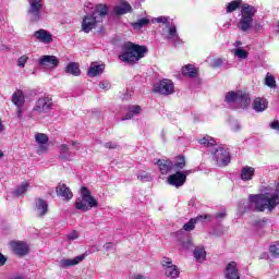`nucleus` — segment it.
<instances>
[{"mask_svg":"<svg viewBox=\"0 0 279 279\" xmlns=\"http://www.w3.org/2000/svg\"><path fill=\"white\" fill-rule=\"evenodd\" d=\"M248 202L251 206H255L257 213H265L266 208L271 213L279 204V189L271 194L270 186L264 187L260 194H251Z\"/></svg>","mask_w":279,"mask_h":279,"instance_id":"nucleus-1","label":"nucleus"},{"mask_svg":"<svg viewBox=\"0 0 279 279\" xmlns=\"http://www.w3.org/2000/svg\"><path fill=\"white\" fill-rule=\"evenodd\" d=\"M108 16V4L99 3L96 4L94 11L85 16L81 24L82 32L85 34H90L93 29L101 26L104 19Z\"/></svg>","mask_w":279,"mask_h":279,"instance_id":"nucleus-2","label":"nucleus"},{"mask_svg":"<svg viewBox=\"0 0 279 279\" xmlns=\"http://www.w3.org/2000/svg\"><path fill=\"white\" fill-rule=\"evenodd\" d=\"M145 53H147V46H141L132 41H128L122 46V53L119 56V60L126 64H137Z\"/></svg>","mask_w":279,"mask_h":279,"instance_id":"nucleus-3","label":"nucleus"},{"mask_svg":"<svg viewBox=\"0 0 279 279\" xmlns=\"http://www.w3.org/2000/svg\"><path fill=\"white\" fill-rule=\"evenodd\" d=\"M99 206V201L90 195V190L86 186L81 187V197L75 199L74 208L76 210H83V213H88L92 208H97Z\"/></svg>","mask_w":279,"mask_h":279,"instance_id":"nucleus-4","label":"nucleus"},{"mask_svg":"<svg viewBox=\"0 0 279 279\" xmlns=\"http://www.w3.org/2000/svg\"><path fill=\"white\" fill-rule=\"evenodd\" d=\"M254 14H256V8L248 3L242 4L241 19L238 23V29L241 32H250L254 23Z\"/></svg>","mask_w":279,"mask_h":279,"instance_id":"nucleus-5","label":"nucleus"},{"mask_svg":"<svg viewBox=\"0 0 279 279\" xmlns=\"http://www.w3.org/2000/svg\"><path fill=\"white\" fill-rule=\"evenodd\" d=\"M225 101L226 104H236L239 108L245 110L252 104V98H250V94L243 90H231L226 94Z\"/></svg>","mask_w":279,"mask_h":279,"instance_id":"nucleus-6","label":"nucleus"},{"mask_svg":"<svg viewBox=\"0 0 279 279\" xmlns=\"http://www.w3.org/2000/svg\"><path fill=\"white\" fill-rule=\"evenodd\" d=\"M175 85H173V81L169 78H162L153 87V93H157L158 95H173Z\"/></svg>","mask_w":279,"mask_h":279,"instance_id":"nucleus-7","label":"nucleus"},{"mask_svg":"<svg viewBox=\"0 0 279 279\" xmlns=\"http://www.w3.org/2000/svg\"><path fill=\"white\" fill-rule=\"evenodd\" d=\"M29 8L27 14L31 23H38L40 21V11L43 10V0H28Z\"/></svg>","mask_w":279,"mask_h":279,"instance_id":"nucleus-8","label":"nucleus"},{"mask_svg":"<svg viewBox=\"0 0 279 279\" xmlns=\"http://www.w3.org/2000/svg\"><path fill=\"white\" fill-rule=\"evenodd\" d=\"M211 155L214 156L216 162H220L223 167H228L229 162L232 160L230 150L223 148L222 146L211 150Z\"/></svg>","mask_w":279,"mask_h":279,"instance_id":"nucleus-9","label":"nucleus"},{"mask_svg":"<svg viewBox=\"0 0 279 279\" xmlns=\"http://www.w3.org/2000/svg\"><path fill=\"white\" fill-rule=\"evenodd\" d=\"M52 108H53V98L46 95L36 101V105L33 110L35 112H39L40 114H43L45 112H49Z\"/></svg>","mask_w":279,"mask_h":279,"instance_id":"nucleus-10","label":"nucleus"},{"mask_svg":"<svg viewBox=\"0 0 279 279\" xmlns=\"http://www.w3.org/2000/svg\"><path fill=\"white\" fill-rule=\"evenodd\" d=\"M9 245L19 258H23V256H27V254H29V244L25 241H11Z\"/></svg>","mask_w":279,"mask_h":279,"instance_id":"nucleus-11","label":"nucleus"},{"mask_svg":"<svg viewBox=\"0 0 279 279\" xmlns=\"http://www.w3.org/2000/svg\"><path fill=\"white\" fill-rule=\"evenodd\" d=\"M39 66H47L48 69H56L60 64V60L56 56L45 54L38 60Z\"/></svg>","mask_w":279,"mask_h":279,"instance_id":"nucleus-12","label":"nucleus"},{"mask_svg":"<svg viewBox=\"0 0 279 279\" xmlns=\"http://www.w3.org/2000/svg\"><path fill=\"white\" fill-rule=\"evenodd\" d=\"M168 184H170V186H175V189L184 186V184H186V181L182 171H177L175 173L170 174L168 177Z\"/></svg>","mask_w":279,"mask_h":279,"instance_id":"nucleus-13","label":"nucleus"},{"mask_svg":"<svg viewBox=\"0 0 279 279\" xmlns=\"http://www.w3.org/2000/svg\"><path fill=\"white\" fill-rule=\"evenodd\" d=\"M56 193L58 197H62L65 202L73 199V192L71 191V187L66 186L64 183H59L57 185Z\"/></svg>","mask_w":279,"mask_h":279,"instance_id":"nucleus-14","label":"nucleus"},{"mask_svg":"<svg viewBox=\"0 0 279 279\" xmlns=\"http://www.w3.org/2000/svg\"><path fill=\"white\" fill-rule=\"evenodd\" d=\"M34 36L39 43H44L45 45H51L53 43V35L47 29L40 28L34 33Z\"/></svg>","mask_w":279,"mask_h":279,"instance_id":"nucleus-15","label":"nucleus"},{"mask_svg":"<svg viewBox=\"0 0 279 279\" xmlns=\"http://www.w3.org/2000/svg\"><path fill=\"white\" fill-rule=\"evenodd\" d=\"M226 279H241L239 275V267H236V262H230L225 269Z\"/></svg>","mask_w":279,"mask_h":279,"instance_id":"nucleus-16","label":"nucleus"},{"mask_svg":"<svg viewBox=\"0 0 279 279\" xmlns=\"http://www.w3.org/2000/svg\"><path fill=\"white\" fill-rule=\"evenodd\" d=\"M183 77H189L190 80H195V77H199V69L195 68L194 64H186L181 70Z\"/></svg>","mask_w":279,"mask_h":279,"instance_id":"nucleus-17","label":"nucleus"},{"mask_svg":"<svg viewBox=\"0 0 279 279\" xmlns=\"http://www.w3.org/2000/svg\"><path fill=\"white\" fill-rule=\"evenodd\" d=\"M156 165L159 167L161 175H167L173 169V161L171 159H158Z\"/></svg>","mask_w":279,"mask_h":279,"instance_id":"nucleus-18","label":"nucleus"},{"mask_svg":"<svg viewBox=\"0 0 279 279\" xmlns=\"http://www.w3.org/2000/svg\"><path fill=\"white\" fill-rule=\"evenodd\" d=\"M269 108V101L265 98L257 97L253 100V110L255 112H265Z\"/></svg>","mask_w":279,"mask_h":279,"instance_id":"nucleus-19","label":"nucleus"},{"mask_svg":"<svg viewBox=\"0 0 279 279\" xmlns=\"http://www.w3.org/2000/svg\"><path fill=\"white\" fill-rule=\"evenodd\" d=\"M12 104H14L16 108H23V106H25V94L23 90H15V93L12 95Z\"/></svg>","mask_w":279,"mask_h":279,"instance_id":"nucleus-20","label":"nucleus"},{"mask_svg":"<svg viewBox=\"0 0 279 279\" xmlns=\"http://www.w3.org/2000/svg\"><path fill=\"white\" fill-rule=\"evenodd\" d=\"M36 209L39 213V217H45L49 213V204L43 198H37L35 203Z\"/></svg>","mask_w":279,"mask_h":279,"instance_id":"nucleus-21","label":"nucleus"},{"mask_svg":"<svg viewBox=\"0 0 279 279\" xmlns=\"http://www.w3.org/2000/svg\"><path fill=\"white\" fill-rule=\"evenodd\" d=\"M84 260V255H78L74 257L73 259L70 258H63L60 260L61 267H75V265H80Z\"/></svg>","mask_w":279,"mask_h":279,"instance_id":"nucleus-22","label":"nucleus"},{"mask_svg":"<svg viewBox=\"0 0 279 279\" xmlns=\"http://www.w3.org/2000/svg\"><path fill=\"white\" fill-rule=\"evenodd\" d=\"M35 141L38 143L40 151H47V146H45L49 143V136H47V134L37 133L35 135Z\"/></svg>","mask_w":279,"mask_h":279,"instance_id":"nucleus-23","label":"nucleus"},{"mask_svg":"<svg viewBox=\"0 0 279 279\" xmlns=\"http://www.w3.org/2000/svg\"><path fill=\"white\" fill-rule=\"evenodd\" d=\"M65 73H68L69 75H74V77L82 75V71L80 70V63L70 62L65 66Z\"/></svg>","mask_w":279,"mask_h":279,"instance_id":"nucleus-24","label":"nucleus"},{"mask_svg":"<svg viewBox=\"0 0 279 279\" xmlns=\"http://www.w3.org/2000/svg\"><path fill=\"white\" fill-rule=\"evenodd\" d=\"M165 276L166 278H171V279L180 278V268H178V266L175 265H172L166 268Z\"/></svg>","mask_w":279,"mask_h":279,"instance_id":"nucleus-25","label":"nucleus"},{"mask_svg":"<svg viewBox=\"0 0 279 279\" xmlns=\"http://www.w3.org/2000/svg\"><path fill=\"white\" fill-rule=\"evenodd\" d=\"M132 12V5H130L128 2H122L120 7L114 8V13L118 16H121L123 14H128Z\"/></svg>","mask_w":279,"mask_h":279,"instance_id":"nucleus-26","label":"nucleus"},{"mask_svg":"<svg viewBox=\"0 0 279 279\" xmlns=\"http://www.w3.org/2000/svg\"><path fill=\"white\" fill-rule=\"evenodd\" d=\"M198 219H208V216H198L197 218H192L183 226V230L185 232H191L192 230H195V223H197Z\"/></svg>","mask_w":279,"mask_h":279,"instance_id":"nucleus-27","label":"nucleus"},{"mask_svg":"<svg viewBox=\"0 0 279 279\" xmlns=\"http://www.w3.org/2000/svg\"><path fill=\"white\" fill-rule=\"evenodd\" d=\"M101 73H104V68H101V65L92 63L88 69L87 75L88 77H97V75H101Z\"/></svg>","mask_w":279,"mask_h":279,"instance_id":"nucleus-28","label":"nucleus"},{"mask_svg":"<svg viewBox=\"0 0 279 279\" xmlns=\"http://www.w3.org/2000/svg\"><path fill=\"white\" fill-rule=\"evenodd\" d=\"M255 169L253 167H244L242 169L241 173V180H244L245 182L252 180L254 178Z\"/></svg>","mask_w":279,"mask_h":279,"instance_id":"nucleus-29","label":"nucleus"},{"mask_svg":"<svg viewBox=\"0 0 279 279\" xmlns=\"http://www.w3.org/2000/svg\"><path fill=\"white\" fill-rule=\"evenodd\" d=\"M28 187L29 183L27 181H23L22 184L13 191V195H15V197H21V195H25L27 193Z\"/></svg>","mask_w":279,"mask_h":279,"instance_id":"nucleus-30","label":"nucleus"},{"mask_svg":"<svg viewBox=\"0 0 279 279\" xmlns=\"http://www.w3.org/2000/svg\"><path fill=\"white\" fill-rule=\"evenodd\" d=\"M241 3H243V0H233L227 3V14H231V12H236V10L241 8Z\"/></svg>","mask_w":279,"mask_h":279,"instance_id":"nucleus-31","label":"nucleus"},{"mask_svg":"<svg viewBox=\"0 0 279 279\" xmlns=\"http://www.w3.org/2000/svg\"><path fill=\"white\" fill-rule=\"evenodd\" d=\"M198 143L205 147H215V145H217V142L210 135L199 138Z\"/></svg>","mask_w":279,"mask_h":279,"instance_id":"nucleus-32","label":"nucleus"},{"mask_svg":"<svg viewBox=\"0 0 279 279\" xmlns=\"http://www.w3.org/2000/svg\"><path fill=\"white\" fill-rule=\"evenodd\" d=\"M194 258L196 260H206V250L204 246H198L194 250Z\"/></svg>","mask_w":279,"mask_h":279,"instance_id":"nucleus-33","label":"nucleus"},{"mask_svg":"<svg viewBox=\"0 0 279 279\" xmlns=\"http://www.w3.org/2000/svg\"><path fill=\"white\" fill-rule=\"evenodd\" d=\"M184 167H186V157H184V155H178L177 162L173 163V168L182 170Z\"/></svg>","mask_w":279,"mask_h":279,"instance_id":"nucleus-34","label":"nucleus"},{"mask_svg":"<svg viewBox=\"0 0 279 279\" xmlns=\"http://www.w3.org/2000/svg\"><path fill=\"white\" fill-rule=\"evenodd\" d=\"M61 154L59 155L60 160H69L70 154H69V145L61 144L60 146Z\"/></svg>","mask_w":279,"mask_h":279,"instance_id":"nucleus-35","label":"nucleus"},{"mask_svg":"<svg viewBox=\"0 0 279 279\" xmlns=\"http://www.w3.org/2000/svg\"><path fill=\"white\" fill-rule=\"evenodd\" d=\"M265 85L268 86V88H277L276 77L271 75L269 72L266 74Z\"/></svg>","mask_w":279,"mask_h":279,"instance_id":"nucleus-36","label":"nucleus"},{"mask_svg":"<svg viewBox=\"0 0 279 279\" xmlns=\"http://www.w3.org/2000/svg\"><path fill=\"white\" fill-rule=\"evenodd\" d=\"M269 252L271 256L275 258H279V241H275L270 246H269Z\"/></svg>","mask_w":279,"mask_h":279,"instance_id":"nucleus-37","label":"nucleus"},{"mask_svg":"<svg viewBox=\"0 0 279 279\" xmlns=\"http://www.w3.org/2000/svg\"><path fill=\"white\" fill-rule=\"evenodd\" d=\"M145 25H149V19L142 17L133 24V27H134V29H136V28L141 29V27H145Z\"/></svg>","mask_w":279,"mask_h":279,"instance_id":"nucleus-38","label":"nucleus"},{"mask_svg":"<svg viewBox=\"0 0 279 279\" xmlns=\"http://www.w3.org/2000/svg\"><path fill=\"white\" fill-rule=\"evenodd\" d=\"M269 222H270L269 219L263 218V219L256 220L254 222V227L257 228V230H262V228H265Z\"/></svg>","mask_w":279,"mask_h":279,"instance_id":"nucleus-39","label":"nucleus"},{"mask_svg":"<svg viewBox=\"0 0 279 279\" xmlns=\"http://www.w3.org/2000/svg\"><path fill=\"white\" fill-rule=\"evenodd\" d=\"M160 265L166 270L168 267H173V259L171 257H162Z\"/></svg>","mask_w":279,"mask_h":279,"instance_id":"nucleus-40","label":"nucleus"},{"mask_svg":"<svg viewBox=\"0 0 279 279\" xmlns=\"http://www.w3.org/2000/svg\"><path fill=\"white\" fill-rule=\"evenodd\" d=\"M29 60V57L27 56H22L17 59V66H21L22 69L25 68V64H27V61Z\"/></svg>","mask_w":279,"mask_h":279,"instance_id":"nucleus-41","label":"nucleus"},{"mask_svg":"<svg viewBox=\"0 0 279 279\" xmlns=\"http://www.w3.org/2000/svg\"><path fill=\"white\" fill-rule=\"evenodd\" d=\"M235 56H238V58H242V60L247 59L248 52L245 51L244 49L238 48L235 50Z\"/></svg>","mask_w":279,"mask_h":279,"instance_id":"nucleus-42","label":"nucleus"},{"mask_svg":"<svg viewBox=\"0 0 279 279\" xmlns=\"http://www.w3.org/2000/svg\"><path fill=\"white\" fill-rule=\"evenodd\" d=\"M129 110L133 117L136 114H141V112H143V108H141V106L138 105L130 107Z\"/></svg>","mask_w":279,"mask_h":279,"instance_id":"nucleus-43","label":"nucleus"},{"mask_svg":"<svg viewBox=\"0 0 279 279\" xmlns=\"http://www.w3.org/2000/svg\"><path fill=\"white\" fill-rule=\"evenodd\" d=\"M181 246L183 247V250H192V247H193V240L187 239V240L181 242Z\"/></svg>","mask_w":279,"mask_h":279,"instance_id":"nucleus-44","label":"nucleus"},{"mask_svg":"<svg viewBox=\"0 0 279 279\" xmlns=\"http://www.w3.org/2000/svg\"><path fill=\"white\" fill-rule=\"evenodd\" d=\"M169 34V38H175V36H178V29L175 28V26H171L168 31Z\"/></svg>","mask_w":279,"mask_h":279,"instance_id":"nucleus-45","label":"nucleus"},{"mask_svg":"<svg viewBox=\"0 0 279 279\" xmlns=\"http://www.w3.org/2000/svg\"><path fill=\"white\" fill-rule=\"evenodd\" d=\"M75 239H80L77 231H73L72 233L68 234V241H75Z\"/></svg>","mask_w":279,"mask_h":279,"instance_id":"nucleus-46","label":"nucleus"},{"mask_svg":"<svg viewBox=\"0 0 279 279\" xmlns=\"http://www.w3.org/2000/svg\"><path fill=\"white\" fill-rule=\"evenodd\" d=\"M221 64H223V60H221V59H215V60L213 61V63H211V66H213L214 69H219V66H221Z\"/></svg>","mask_w":279,"mask_h":279,"instance_id":"nucleus-47","label":"nucleus"},{"mask_svg":"<svg viewBox=\"0 0 279 279\" xmlns=\"http://www.w3.org/2000/svg\"><path fill=\"white\" fill-rule=\"evenodd\" d=\"M105 147H106V149H117V147H119V144L112 143V142H107V143H105Z\"/></svg>","mask_w":279,"mask_h":279,"instance_id":"nucleus-48","label":"nucleus"},{"mask_svg":"<svg viewBox=\"0 0 279 279\" xmlns=\"http://www.w3.org/2000/svg\"><path fill=\"white\" fill-rule=\"evenodd\" d=\"M8 263V257H5L1 252H0V267H3Z\"/></svg>","mask_w":279,"mask_h":279,"instance_id":"nucleus-49","label":"nucleus"},{"mask_svg":"<svg viewBox=\"0 0 279 279\" xmlns=\"http://www.w3.org/2000/svg\"><path fill=\"white\" fill-rule=\"evenodd\" d=\"M156 21H157L158 23L167 24V23H169V17L159 16V17L156 19Z\"/></svg>","mask_w":279,"mask_h":279,"instance_id":"nucleus-50","label":"nucleus"},{"mask_svg":"<svg viewBox=\"0 0 279 279\" xmlns=\"http://www.w3.org/2000/svg\"><path fill=\"white\" fill-rule=\"evenodd\" d=\"M100 88H102L104 90H109L110 88V83L108 82H102L99 84Z\"/></svg>","mask_w":279,"mask_h":279,"instance_id":"nucleus-51","label":"nucleus"},{"mask_svg":"<svg viewBox=\"0 0 279 279\" xmlns=\"http://www.w3.org/2000/svg\"><path fill=\"white\" fill-rule=\"evenodd\" d=\"M271 130H279V121L275 120L270 123Z\"/></svg>","mask_w":279,"mask_h":279,"instance_id":"nucleus-52","label":"nucleus"},{"mask_svg":"<svg viewBox=\"0 0 279 279\" xmlns=\"http://www.w3.org/2000/svg\"><path fill=\"white\" fill-rule=\"evenodd\" d=\"M134 116L131 113V111L129 110V112L122 118V121H129L130 119H132Z\"/></svg>","mask_w":279,"mask_h":279,"instance_id":"nucleus-53","label":"nucleus"},{"mask_svg":"<svg viewBox=\"0 0 279 279\" xmlns=\"http://www.w3.org/2000/svg\"><path fill=\"white\" fill-rule=\"evenodd\" d=\"M181 173L184 175L185 182H186V177H187V175H191V173H193V170L181 171Z\"/></svg>","mask_w":279,"mask_h":279,"instance_id":"nucleus-54","label":"nucleus"},{"mask_svg":"<svg viewBox=\"0 0 279 279\" xmlns=\"http://www.w3.org/2000/svg\"><path fill=\"white\" fill-rule=\"evenodd\" d=\"M104 248L106 250V252H108L109 250L112 248V243L108 242L104 245Z\"/></svg>","mask_w":279,"mask_h":279,"instance_id":"nucleus-55","label":"nucleus"},{"mask_svg":"<svg viewBox=\"0 0 279 279\" xmlns=\"http://www.w3.org/2000/svg\"><path fill=\"white\" fill-rule=\"evenodd\" d=\"M216 217L218 219H223V217H226V213L225 211H220V213L216 214Z\"/></svg>","mask_w":279,"mask_h":279,"instance_id":"nucleus-56","label":"nucleus"},{"mask_svg":"<svg viewBox=\"0 0 279 279\" xmlns=\"http://www.w3.org/2000/svg\"><path fill=\"white\" fill-rule=\"evenodd\" d=\"M137 180H149V175L145 174V175H138Z\"/></svg>","mask_w":279,"mask_h":279,"instance_id":"nucleus-57","label":"nucleus"},{"mask_svg":"<svg viewBox=\"0 0 279 279\" xmlns=\"http://www.w3.org/2000/svg\"><path fill=\"white\" fill-rule=\"evenodd\" d=\"M133 279H145V276H143V275H135Z\"/></svg>","mask_w":279,"mask_h":279,"instance_id":"nucleus-58","label":"nucleus"},{"mask_svg":"<svg viewBox=\"0 0 279 279\" xmlns=\"http://www.w3.org/2000/svg\"><path fill=\"white\" fill-rule=\"evenodd\" d=\"M5 129L3 128V122H1V119H0V132H3Z\"/></svg>","mask_w":279,"mask_h":279,"instance_id":"nucleus-59","label":"nucleus"},{"mask_svg":"<svg viewBox=\"0 0 279 279\" xmlns=\"http://www.w3.org/2000/svg\"><path fill=\"white\" fill-rule=\"evenodd\" d=\"M21 114H23V110H21V108H17V117L21 118Z\"/></svg>","mask_w":279,"mask_h":279,"instance_id":"nucleus-60","label":"nucleus"},{"mask_svg":"<svg viewBox=\"0 0 279 279\" xmlns=\"http://www.w3.org/2000/svg\"><path fill=\"white\" fill-rule=\"evenodd\" d=\"M77 145V142L73 141L72 146L75 147Z\"/></svg>","mask_w":279,"mask_h":279,"instance_id":"nucleus-61","label":"nucleus"},{"mask_svg":"<svg viewBox=\"0 0 279 279\" xmlns=\"http://www.w3.org/2000/svg\"><path fill=\"white\" fill-rule=\"evenodd\" d=\"M0 158H3V151H0Z\"/></svg>","mask_w":279,"mask_h":279,"instance_id":"nucleus-62","label":"nucleus"}]
</instances>
